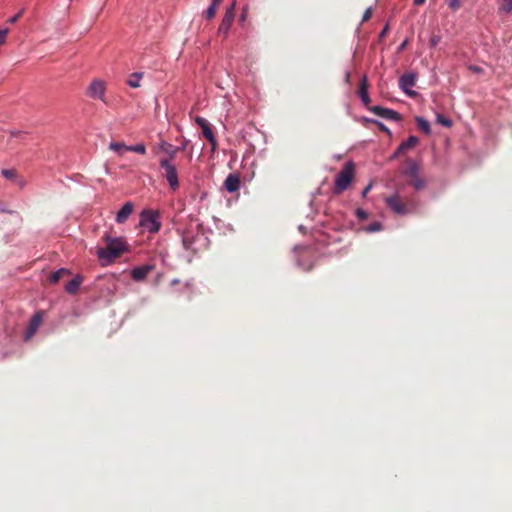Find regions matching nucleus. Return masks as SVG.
<instances>
[{
	"label": "nucleus",
	"instance_id": "obj_13",
	"mask_svg": "<svg viewBox=\"0 0 512 512\" xmlns=\"http://www.w3.org/2000/svg\"><path fill=\"white\" fill-rule=\"evenodd\" d=\"M358 95L363 105L368 109L371 102V98L368 93V81L367 76L364 74L359 83Z\"/></svg>",
	"mask_w": 512,
	"mask_h": 512
},
{
	"label": "nucleus",
	"instance_id": "obj_22",
	"mask_svg": "<svg viewBox=\"0 0 512 512\" xmlns=\"http://www.w3.org/2000/svg\"><path fill=\"white\" fill-rule=\"evenodd\" d=\"M359 230L364 231L368 234L375 233L383 230V224L380 221H373L366 226H362Z\"/></svg>",
	"mask_w": 512,
	"mask_h": 512
},
{
	"label": "nucleus",
	"instance_id": "obj_45",
	"mask_svg": "<svg viewBox=\"0 0 512 512\" xmlns=\"http://www.w3.org/2000/svg\"><path fill=\"white\" fill-rule=\"evenodd\" d=\"M371 187H372V184H371V183H370V184H368V185H367V186L362 190V192H361V196H362V197H365V196L367 195V193L370 191Z\"/></svg>",
	"mask_w": 512,
	"mask_h": 512
},
{
	"label": "nucleus",
	"instance_id": "obj_3",
	"mask_svg": "<svg viewBox=\"0 0 512 512\" xmlns=\"http://www.w3.org/2000/svg\"><path fill=\"white\" fill-rule=\"evenodd\" d=\"M355 176V163L352 160L347 161L335 177L332 188L333 195H340L351 185Z\"/></svg>",
	"mask_w": 512,
	"mask_h": 512
},
{
	"label": "nucleus",
	"instance_id": "obj_11",
	"mask_svg": "<svg viewBox=\"0 0 512 512\" xmlns=\"http://www.w3.org/2000/svg\"><path fill=\"white\" fill-rule=\"evenodd\" d=\"M43 315H44V313L42 310L36 311L32 315V317L29 320L28 326L24 332V338L26 340L30 339L31 337H33L35 335L39 326L43 322Z\"/></svg>",
	"mask_w": 512,
	"mask_h": 512
},
{
	"label": "nucleus",
	"instance_id": "obj_39",
	"mask_svg": "<svg viewBox=\"0 0 512 512\" xmlns=\"http://www.w3.org/2000/svg\"><path fill=\"white\" fill-rule=\"evenodd\" d=\"M8 32L7 28L0 29V46L5 43Z\"/></svg>",
	"mask_w": 512,
	"mask_h": 512
},
{
	"label": "nucleus",
	"instance_id": "obj_55",
	"mask_svg": "<svg viewBox=\"0 0 512 512\" xmlns=\"http://www.w3.org/2000/svg\"><path fill=\"white\" fill-rule=\"evenodd\" d=\"M180 147H184V149L186 148V143L182 144Z\"/></svg>",
	"mask_w": 512,
	"mask_h": 512
},
{
	"label": "nucleus",
	"instance_id": "obj_40",
	"mask_svg": "<svg viewBox=\"0 0 512 512\" xmlns=\"http://www.w3.org/2000/svg\"><path fill=\"white\" fill-rule=\"evenodd\" d=\"M388 30H389V24L386 23L385 26L383 27V29L380 31V33L378 35L379 41L383 40V38L386 36Z\"/></svg>",
	"mask_w": 512,
	"mask_h": 512
},
{
	"label": "nucleus",
	"instance_id": "obj_24",
	"mask_svg": "<svg viewBox=\"0 0 512 512\" xmlns=\"http://www.w3.org/2000/svg\"><path fill=\"white\" fill-rule=\"evenodd\" d=\"M419 142V139L417 136L415 135H411L409 136L405 141H403L401 144H400V150H408V149H411L413 147H415V145Z\"/></svg>",
	"mask_w": 512,
	"mask_h": 512
},
{
	"label": "nucleus",
	"instance_id": "obj_48",
	"mask_svg": "<svg viewBox=\"0 0 512 512\" xmlns=\"http://www.w3.org/2000/svg\"><path fill=\"white\" fill-rule=\"evenodd\" d=\"M426 0H413V4L415 6H421L425 3Z\"/></svg>",
	"mask_w": 512,
	"mask_h": 512
},
{
	"label": "nucleus",
	"instance_id": "obj_30",
	"mask_svg": "<svg viewBox=\"0 0 512 512\" xmlns=\"http://www.w3.org/2000/svg\"><path fill=\"white\" fill-rule=\"evenodd\" d=\"M1 174L4 178H6L8 180H17L18 179L15 169H2Z\"/></svg>",
	"mask_w": 512,
	"mask_h": 512
},
{
	"label": "nucleus",
	"instance_id": "obj_2",
	"mask_svg": "<svg viewBox=\"0 0 512 512\" xmlns=\"http://www.w3.org/2000/svg\"><path fill=\"white\" fill-rule=\"evenodd\" d=\"M103 240L106 247H98L96 251V255L103 265L112 263L122 253L129 251L128 244L121 237H112L106 234Z\"/></svg>",
	"mask_w": 512,
	"mask_h": 512
},
{
	"label": "nucleus",
	"instance_id": "obj_38",
	"mask_svg": "<svg viewBox=\"0 0 512 512\" xmlns=\"http://www.w3.org/2000/svg\"><path fill=\"white\" fill-rule=\"evenodd\" d=\"M372 17V7H368L362 16V22L368 21Z\"/></svg>",
	"mask_w": 512,
	"mask_h": 512
},
{
	"label": "nucleus",
	"instance_id": "obj_53",
	"mask_svg": "<svg viewBox=\"0 0 512 512\" xmlns=\"http://www.w3.org/2000/svg\"><path fill=\"white\" fill-rule=\"evenodd\" d=\"M299 230L304 231V226H303V225H300V226H299Z\"/></svg>",
	"mask_w": 512,
	"mask_h": 512
},
{
	"label": "nucleus",
	"instance_id": "obj_9",
	"mask_svg": "<svg viewBox=\"0 0 512 512\" xmlns=\"http://www.w3.org/2000/svg\"><path fill=\"white\" fill-rule=\"evenodd\" d=\"M387 208L394 214L404 216L409 213L406 205L400 200L399 194L396 192L393 195L385 198Z\"/></svg>",
	"mask_w": 512,
	"mask_h": 512
},
{
	"label": "nucleus",
	"instance_id": "obj_28",
	"mask_svg": "<svg viewBox=\"0 0 512 512\" xmlns=\"http://www.w3.org/2000/svg\"><path fill=\"white\" fill-rule=\"evenodd\" d=\"M127 151L135 152L138 154H145L146 153V146L143 143H137L134 145H128Z\"/></svg>",
	"mask_w": 512,
	"mask_h": 512
},
{
	"label": "nucleus",
	"instance_id": "obj_27",
	"mask_svg": "<svg viewBox=\"0 0 512 512\" xmlns=\"http://www.w3.org/2000/svg\"><path fill=\"white\" fill-rule=\"evenodd\" d=\"M436 122L446 128H450L453 125V121L449 117L441 113H438L436 115Z\"/></svg>",
	"mask_w": 512,
	"mask_h": 512
},
{
	"label": "nucleus",
	"instance_id": "obj_4",
	"mask_svg": "<svg viewBox=\"0 0 512 512\" xmlns=\"http://www.w3.org/2000/svg\"><path fill=\"white\" fill-rule=\"evenodd\" d=\"M139 226L149 234H156L162 227L159 210L145 208L139 214Z\"/></svg>",
	"mask_w": 512,
	"mask_h": 512
},
{
	"label": "nucleus",
	"instance_id": "obj_7",
	"mask_svg": "<svg viewBox=\"0 0 512 512\" xmlns=\"http://www.w3.org/2000/svg\"><path fill=\"white\" fill-rule=\"evenodd\" d=\"M417 80V73L410 71L404 73L399 78V88L409 97L414 98L417 96V92L412 90L411 87L415 86Z\"/></svg>",
	"mask_w": 512,
	"mask_h": 512
},
{
	"label": "nucleus",
	"instance_id": "obj_21",
	"mask_svg": "<svg viewBox=\"0 0 512 512\" xmlns=\"http://www.w3.org/2000/svg\"><path fill=\"white\" fill-rule=\"evenodd\" d=\"M142 78H143L142 72H133L129 75L126 83L131 88H138L140 86V81Z\"/></svg>",
	"mask_w": 512,
	"mask_h": 512
},
{
	"label": "nucleus",
	"instance_id": "obj_54",
	"mask_svg": "<svg viewBox=\"0 0 512 512\" xmlns=\"http://www.w3.org/2000/svg\"><path fill=\"white\" fill-rule=\"evenodd\" d=\"M349 78H350V73L348 72V73L346 74V79H347V80H349Z\"/></svg>",
	"mask_w": 512,
	"mask_h": 512
},
{
	"label": "nucleus",
	"instance_id": "obj_43",
	"mask_svg": "<svg viewBox=\"0 0 512 512\" xmlns=\"http://www.w3.org/2000/svg\"><path fill=\"white\" fill-rule=\"evenodd\" d=\"M363 125H367L369 123L373 124V121H376V119H372V118H368V117H361L360 120H359Z\"/></svg>",
	"mask_w": 512,
	"mask_h": 512
},
{
	"label": "nucleus",
	"instance_id": "obj_15",
	"mask_svg": "<svg viewBox=\"0 0 512 512\" xmlns=\"http://www.w3.org/2000/svg\"><path fill=\"white\" fill-rule=\"evenodd\" d=\"M159 149L167 154V157L164 159H170V161L173 162L177 153L184 150V147H176L163 140L159 143Z\"/></svg>",
	"mask_w": 512,
	"mask_h": 512
},
{
	"label": "nucleus",
	"instance_id": "obj_25",
	"mask_svg": "<svg viewBox=\"0 0 512 512\" xmlns=\"http://www.w3.org/2000/svg\"><path fill=\"white\" fill-rule=\"evenodd\" d=\"M409 184L416 190V191H421L423 190L426 185H427V182L426 180L421 177L420 175L418 177H416L415 179H412L410 180Z\"/></svg>",
	"mask_w": 512,
	"mask_h": 512
},
{
	"label": "nucleus",
	"instance_id": "obj_51",
	"mask_svg": "<svg viewBox=\"0 0 512 512\" xmlns=\"http://www.w3.org/2000/svg\"><path fill=\"white\" fill-rule=\"evenodd\" d=\"M18 183H19V185H20L21 187H23V186H24V184H25V182H24L23 180H19V182H18Z\"/></svg>",
	"mask_w": 512,
	"mask_h": 512
},
{
	"label": "nucleus",
	"instance_id": "obj_36",
	"mask_svg": "<svg viewBox=\"0 0 512 512\" xmlns=\"http://www.w3.org/2000/svg\"><path fill=\"white\" fill-rule=\"evenodd\" d=\"M441 41V36L437 34H433L429 39V45L431 48L436 47Z\"/></svg>",
	"mask_w": 512,
	"mask_h": 512
},
{
	"label": "nucleus",
	"instance_id": "obj_47",
	"mask_svg": "<svg viewBox=\"0 0 512 512\" xmlns=\"http://www.w3.org/2000/svg\"><path fill=\"white\" fill-rule=\"evenodd\" d=\"M0 211L1 212H4V213H8V214H13L14 211L12 210H9V209H6L5 207H3L2 205H0Z\"/></svg>",
	"mask_w": 512,
	"mask_h": 512
},
{
	"label": "nucleus",
	"instance_id": "obj_32",
	"mask_svg": "<svg viewBox=\"0 0 512 512\" xmlns=\"http://www.w3.org/2000/svg\"><path fill=\"white\" fill-rule=\"evenodd\" d=\"M216 10H217V6L210 4L209 7L204 12V17L207 20L213 19L215 17Z\"/></svg>",
	"mask_w": 512,
	"mask_h": 512
},
{
	"label": "nucleus",
	"instance_id": "obj_33",
	"mask_svg": "<svg viewBox=\"0 0 512 512\" xmlns=\"http://www.w3.org/2000/svg\"><path fill=\"white\" fill-rule=\"evenodd\" d=\"M447 5L452 11H457L462 5V0H447Z\"/></svg>",
	"mask_w": 512,
	"mask_h": 512
},
{
	"label": "nucleus",
	"instance_id": "obj_35",
	"mask_svg": "<svg viewBox=\"0 0 512 512\" xmlns=\"http://www.w3.org/2000/svg\"><path fill=\"white\" fill-rule=\"evenodd\" d=\"M355 215L359 220H366L368 218V212L362 208H357Z\"/></svg>",
	"mask_w": 512,
	"mask_h": 512
},
{
	"label": "nucleus",
	"instance_id": "obj_31",
	"mask_svg": "<svg viewBox=\"0 0 512 512\" xmlns=\"http://www.w3.org/2000/svg\"><path fill=\"white\" fill-rule=\"evenodd\" d=\"M248 17V6H244L239 15L238 23L241 27L245 26L246 20Z\"/></svg>",
	"mask_w": 512,
	"mask_h": 512
},
{
	"label": "nucleus",
	"instance_id": "obj_34",
	"mask_svg": "<svg viewBox=\"0 0 512 512\" xmlns=\"http://www.w3.org/2000/svg\"><path fill=\"white\" fill-rule=\"evenodd\" d=\"M373 124H375L379 128L380 131L386 133L387 135H391L390 129L381 121H379V120L373 121Z\"/></svg>",
	"mask_w": 512,
	"mask_h": 512
},
{
	"label": "nucleus",
	"instance_id": "obj_19",
	"mask_svg": "<svg viewBox=\"0 0 512 512\" xmlns=\"http://www.w3.org/2000/svg\"><path fill=\"white\" fill-rule=\"evenodd\" d=\"M202 129V135L203 137L211 144L212 150H215L217 145V140L215 137V134L210 126V124H206Z\"/></svg>",
	"mask_w": 512,
	"mask_h": 512
},
{
	"label": "nucleus",
	"instance_id": "obj_6",
	"mask_svg": "<svg viewBox=\"0 0 512 512\" xmlns=\"http://www.w3.org/2000/svg\"><path fill=\"white\" fill-rule=\"evenodd\" d=\"M236 1L234 0L229 6L226 7L222 21L218 27V34L224 37L228 36L230 28L235 19Z\"/></svg>",
	"mask_w": 512,
	"mask_h": 512
},
{
	"label": "nucleus",
	"instance_id": "obj_46",
	"mask_svg": "<svg viewBox=\"0 0 512 512\" xmlns=\"http://www.w3.org/2000/svg\"><path fill=\"white\" fill-rule=\"evenodd\" d=\"M405 150H400V145L397 147V149L394 151L392 158H396L399 154L403 153Z\"/></svg>",
	"mask_w": 512,
	"mask_h": 512
},
{
	"label": "nucleus",
	"instance_id": "obj_52",
	"mask_svg": "<svg viewBox=\"0 0 512 512\" xmlns=\"http://www.w3.org/2000/svg\"><path fill=\"white\" fill-rule=\"evenodd\" d=\"M311 268H312V265H309L308 267L305 268V270L309 271Z\"/></svg>",
	"mask_w": 512,
	"mask_h": 512
},
{
	"label": "nucleus",
	"instance_id": "obj_41",
	"mask_svg": "<svg viewBox=\"0 0 512 512\" xmlns=\"http://www.w3.org/2000/svg\"><path fill=\"white\" fill-rule=\"evenodd\" d=\"M195 122H196V124H197L199 127H201V128H202V127H204L206 124H208V123H209L205 118L200 117V116H197V117L195 118Z\"/></svg>",
	"mask_w": 512,
	"mask_h": 512
},
{
	"label": "nucleus",
	"instance_id": "obj_42",
	"mask_svg": "<svg viewBox=\"0 0 512 512\" xmlns=\"http://www.w3.org/2000/svg\"><path fill=\"white\" fill-rule=\"evenodd\" d=\"M469 70L472 71L473 73H477V74H480L483 72V69L477 65H470Z\"/></svg>",
	"mask_w": 512,
	"mask_h": 512
},
{
	"label": "nucleus",
	"instance_id": "obj_44",
	"mask_svg": "<svg viewBox=\"0 0 512 512\" xmlns=\"http://www.w3.org/2000/svg\"><path fill=\"white\" fill-rule=\"evenodd\" d=\"M408 43H409L408 38L404 39L402 41V43L398 46L397 52H402L407 47Z\"/></svg>",
	"mask_w": 512,
	"mask_h": 512
},
{
	"label": "nucleus",
	"instance_id": "obj_14",
	"mask_svg": "<svg viewBox=\"0 0 512 512\" xmlns=\"http://www.w3.org/2000/svg\"><path fill=\"white\" fill-rule=\"evenodd\" d=\"M134 209V204L131 201L126 202L117 212L115 221L118 224L125 223L130 215L132 214Z\"/></svg>",
	"mask_w": 512,
	"mask_h": 512
},
{
	"label": "nucleus",
	"instance_id": "obj_12",
	"mask_svg": "<svg viewBox=\"0 0 512 512\" xmlns=\"http://www.w3.org/2000/svg\"><path fill=\"white\" fill-rule=\"evenodd\" d=\"M153 269L154 266L150 264L136 266L131 270V278L136 282H140L144 280Z\"/></svg>",
	"mask_w": 512,
	"mask_h": 512
},
{
	"label": "nucleus",
	"instance_id": "obj_37",
	"mask_svg": "<svg viewBox=\"0 0 512 512\" xmlns=\"http://www.w3.org/2000/svg\"><path fill=\"white\" fill-rule=\"evenodd\" d=\"M24 13V8H22L17 14L13 15L12 17H10L7 22L9 24H15L19 19L20 17L23 15Z\"/></svg>",
	"mask_w": 512,
	"mask_h": 512
},
{
	"label": "nucleus",
	"instance_id": "obj_50",
	"mask_svg": "<svg viewBox=\"0 0 512 512\" xmlns=\"http://www.w3.org/2000/svg\"><path fill=\"white\" fill-rule=\"evenodd\" d=\"M179 282H180V281H179L178 279H173V280L171 281V286H174V285H176V284H179Z\"/></svg>",
	"mask_w": 512,
	"mask_h": 512
},
{
	"label": "nucleus",
	"instance_id": "obj_10",
	"mask_svg": "<svg viewBox=\"0 0 512 512\" xmlns=\"http://www.w3.org/2000/svg\"><path fill=\"white\" fill-rule=\"evenodd\" d=\"M368 110L370 112L374 113L375 115H377L383 119H386V120L398 122L402 119L400 113H398L397 111L390 109V108L382 107L380 105H374V106L368 107Z\"/></svg>",
	"mask_w": 512,
	"mask_h": 512
},
{
	"label": "nucleus",
	"instance_id": "obj_5",
	"mask_svg": "<svg viewBox=\"0 0 512 512\" xmlns=\"http://www.w3.org/2000/svg\"><path fill=\"white\" fill-rule=\"evenodd\" d=\"M159 168L163 171L162 175L168 182L169 188L172 191H177L179 189V178L175 164L170 159H160Z\"/></svg>",
	"mask_w": 512,
	"mask_h": 512
},
{
	"label": "nucleus",
	"instance_id": "obj_26",
	"mask_svg": "<svg viewBox=\"0 0 512 512\" xmlns=\"http://www.w3.org/2000/svg\"><path fill=\"white\" fill-rule=\"evenodd\" d=\"M128 145H126L123 142H114L112 141L109 145V148L115 152H117L119 155H122L124 151H127Z\"/></svg>",
	"mask_w": 512,
	"mask_h": 512
},
{
	"label": "nucleus",
	"instance_id": "obj_1",
	"mask_svg": "<svg viewBox=\"0 0 512 512\" xmlns=\"http://www.w3.org/2000/svg\"><path fill=\"white\" fill-rule=\"evenodd\" d=\"M176 232L181 237L184 250L191 256L207 250L210 246V239L205 227L198 219L191 218L185 227L177 228Z\"/></svg>",
	"mask_w": 512,
	"mask_h": 512
},
{
	"label": "nucleus",
	"instance_id": "obj_23",
	"mask_svg": "<svg viewBox=\"0 0 512 512\" xmlns=\"http://www.w3.org/2000/svg\"><path fill=\"white\" fill-rule=\"evenodd\" d=\"M415 120L419 130H421L426 135H429L431 133L430 123L425 118L417 116Z\"/></svg>",
	"mask_w": 512,
	"mask_h": 512
},
{
	"label": "nucleus",
	"instance_id": "obj_49",
	"mask_svg": "<svg viewBox=\"0 0 512 512\" xmlns=\"http://www.w3.org/2000/svg\"><path fill=\"white\" fill-rule=\"evenodd\" d=\"M221 2H222V0H212L211 4L218 7Z\"/></svg>",
	"mask_w": 512,
	"mask_h": 512
},
{
	"label": "nucleus",
	"instance_id": "obj_20",
	"mask_svg": "<svg viewBox=\"0 0 512 512\" xmlns=\"http://www.w3.org/2000/svg\"><path fill=\"white\" fill-rule=\"evenodd\" d=\"M71 274L70 270L67 268H59L56 271L52 272L49 276V281L51 284H56L63 276Z\"/></svg>",
	"mask_w": 512,
	"mask_h": 512
},
{
	"label": "nucleus",
	"instance_id": "obj_16",
	"mask_svg": "<svg viewBox=\"0 0 512 512\" xmlns=\"http://www.w3.org/2000/svg\"><path fill=\"white\" fill-rule=\"evenodd\" d=\"M225 190L229 193H234L240 188V177L236 173H230L223 184Z\"/></svg>",
	"mask_w": 512,
	"mask_h": 512
},
{
	"label": "nucleus",
	"instance_id": "obj_8",
	"mask_svg": "<svg viewBox=\"0 0 512 512\" xmlns=\"http://www.w3.org/2000/svg\"><path fill=\"white\" fill-rule=\"evenodd\" d=\"M106 85L103 80L94 79L91 81L86 90V95L94 100H100L106 103L105 100Z\"/></svg>",
	"mask_w": 512,
	"mask_h": 512
},
{
	"label": "nucleus",
	"instance_id": "obj_29",
	"mask_svg": "<svg viewBox=\"0 0 512 512\" xmlns=\"http://www.w3.org/2000/svg\"><path fill=\"white\" fill-rule=\"evenodd\" d=\"M502 3L499 5L498 9L500 12H504L509 14L512 12V0H501Z\"/></svg>",
	"mask_w": 512,
	"mask_h": 512
},
{
	"label": "nucleus",
	"instance_id": "obj_17",
	"mask_svg": "<svg viewBox=\"0 0 512 512\" xmlns=\"http://www.w3.org/2000/svg\"><path fill=\"white\" fill-rule=\"evenodd\" d=\"M406 168L402 171V174L409 177L410 180L415 179L419 176L420 165L413 159L408 158L406 160Z\"/></svg>",
	"mask_w": 512,
	"mask_h": 512
},
{
	"label": "nucleus",
	"instance_id": "obj_18",
	"mask_svg": "<svg viewBox=\"0 0 512 512\" xmlns=\"http://www.w3.org/2000/svg\"><path fill=\"white\" fill-rule=\"evenodd\" d=\"M82 282H83V276L80 274H77L73 279H71L65 285L64 289H65L66 293H68L70 295H75L78 292Z\"/></svg>",
	"mask_w": 512,
	"mask_h": 512
}]
</instances>
